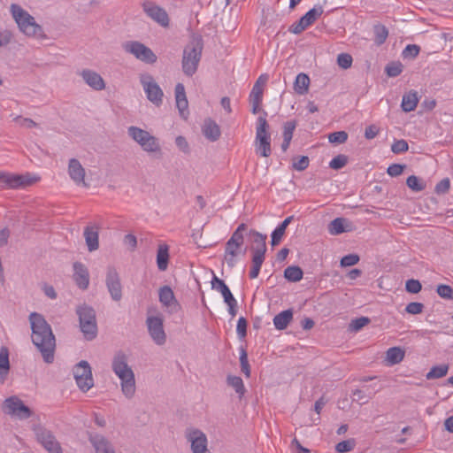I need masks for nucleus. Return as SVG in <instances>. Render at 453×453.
Here are the masks:
<instances>
[{
  "instance_id": "nucleus-1",
  "label": "nucleus",
  "mask_w": 453,
  "mask_h": 453,
  "mask_svg": "<svg viewBox=\"0 0 453 453\" xmlns=\"http://www.w3.org/2000/svg\"><path fill=\"white\" fill-rule=\"evenodd\" d=\"M29 322L32 330V342L42 354L45 363H53L56 339L52 333L51 326L45 320L43 316L37 312H32L29 315Z\"/></svg>"
},
{
  "instance_id": "nucleus-2",
  "label": "nucleus",
  "mask_w": 453,
  "mask_h": 453,
  "mask_svg": "<svg viewBox=\"0 0 453 453\" xmlns=\"http://www.w3.org/2000/svg\"><path fill=\"white\" fill-rule=\"evenodd\" d=\"M128 357L119 350L115 353L111 368L120 380L121 391L127 398H132L135 393V379L132 368L127 364Z\"/></svg>"
},
{
  "instance_id": "nucleus-3",
  "label": "nucleus",
  "mask_w": 453,
  "mask_h": 453,
  "mask_svg": "<svg viewBox=\"0 0 453 453\" xmlns=\"http://www.w3.org/2000/svg\"><path fill=\"white\" fill-rule=\"evenodd\" d=\"M10 12L22 34L28 37L45 38L42 27L21 6L17 4H12Z\"/></svg>"
},
{
  "instance_id": "nucleus-4",
  "label": "nucleus",
  "mask_w": 453,
  "mask_h": 453,
  "mask_svg": "<svg viewBox=\"0 0 453 453\" xmlns=\"http://www.w3.org/2000/svg\"><path fill=\"white\" fill-rule=\"evenodd\" d=\"M76 314L79 318V326L83 337L87 341H93L98 334L96 313L92 306L82 303L76 307Z\"/></svg>"
},
{
  "instance_id": "nucleus-5",
  "label": "nucleus",
  "mask_w": 453,
  "mask_h": 453,
  "mask_svg": "<svg viewBox=\"0 0 453 453\" xmlns=\"http://www.w3.org/2000/svg\"><path fill=\"white\" fill-rule=\"evenodd\" d=\"M203 48V45L201 38L193 40L184 48L181 65L185 75L191 77L197 71Z\"/></svg>"
},
{
  "instance_id": "nucleus-6",
  "label": "nucleus",
  "mask_w": 453,
  "mask_h": 453,
  "mask_svg": "<svg viewBox=\"0 0 453 453\" xmlns=\"http://www.w3.org/2000/svg\"><path fill=\"white\" fill-rule=\"evenodd\" d=\"M127 134L136 142L144 151L148 153L161 152L158 140L148 131L138 127L131 126L127 128Z\"/></svg>"
},
{
  "instance_id": "nucleus-7",
  "label": "nucleus",
  "mask_w": 453,
  "mask_h": 453,
  "mask_svg": "<svg viewBox=\"0 0 453 453\" xmlns=\"http://www.w3.org/2000/svg\"><path fill=\"white\" fill-rule=\"evenodd\" d=\"M267 113L264 111V116L257 119V127L256 133V151L260 156L267 157L272 153L271 136L267 132L269 127L265 116Z\"/></svg>"
},
{
  "instance_id": "nucleus-8",
  "label": "nucleus",
  "mask_w": 453,
  "mask_h": 453,
  "mask_svg": "<svg viewBox=\"0 0 453 453\" xmlns=\"http://www.w3.org/2000/svg\"><path fill=\"white\" fill-rule=\"evenodd\" d=\"M122 48L127 53L132 54L142 62L154 64L157 60L156 54L149 47L138 41L126 42L123 43Z\"/></svg>"
},
{
  "instance_id": "nucleus-9",
  "label": "nucleus",
  "mask_w": 453,
  "mask_h": 453,
  "mask_svg": "<svg viewBox=\"0 0 453 453\" xmlns=\"http://www.w3.org/2000/svg\"><path fill=\"white\" fill-rule=\"evenodd\" d=\"M37 178L29 174H14L0 172V187L2 188H21L32 185L37 181Z\"/></svg>"
},
{
  "instance_id": "nucleus-10",
  "label": "nucleus",
  "mask_w": 453,
  "mask_h": 453,
  "mask_svg": "<svg viewBox=\"0 0 453 453\" xmlns=\"http://www.w3.org/2000/svg\"><path fill=\"white\" fill-rule=\"evenodd\" d=\"M140 82L148 100L159 106L163 102L164 93L154 78L149 73H142L140 75Z\"/></svg>"
},
{
  "instance_id": "nucleus-11",
  "label": "nucleus",
  "mask_w": 453,
  "mask_h": 453,
  "mask_svg": "<svg viewBox=\"0 0 453 453\" xmlns=\"http://www.w3.org/2000/svg\"><path fill=\"white\" fill-rule=\"evenodd\" d=\"M73 376L79 388L83 392L88 391L94 386L91 367L85 360L81 361L75 365Z\"/></svg>"
},
{
  "instance_id": "nucleus-12",
  "label": "nucleus",
  "mask_w": 453,
  "mask_h": 453,
  "mask_svg": "<svg viewBox=\"0 0 453 453\" xmlns=\"http://www.w3.org/2000/svg\"><path fill=\"white\" fill-rule=\"evenodd\" d=\"M34 431L38 442L49 453H63L60 443L57 441L52 432L42 426H35Z\"/></svg>"
},
{
  "instance_id": "nucleus-13",
  "label": "nucleus",
  "mask_w": 453,
  "mask_h": 453,
  "mask_svg": "<svg viewBox=\"0 0 453 453\" xmlns=\"http://www.w3.org/2000/svg\"><path fill=\"white\" fill-rule=\"evenodd\" d=\"M105 285L113 301H120L122 298V285L119 274L115 267L108 266L105 276Z\"/></svg>"
},
{
  "instance_id": "nucleus-14",
  "label": "nucleus",
  "mask_w": 453,
  "mask_h": 453,
  "mask_svg": "<svg viewBox=\"0 0 453 453\" xmlns=\"http://www.w3.org/2000/svg\"><path fill=\"white\" fill-rule=\"evenodd\" d=\"M323 13L322 6H315L314 8L308 11L301 19L293 23L289 27L288 31L295 35H299L304 31L308 27L313 24L318 18Z\"/></svg>"
},
{
  "instance_id": "nucleus-15",
  "label": "nucleus",
  "mask_w": 453,
  "mask_h": 453,
  "mask_svg": "<svg viewBox=\"0 0 453 453\" xmlns=\"http://www.w3.org/2000/svg\"><path fill=\"white\" fill-rule=\"evenodd\" d=\"M3 408L5 413L16 416L20 419L28 418L32 415L31 410L16 396L7 398L4 403Z\"/></svg>"
},
{
  "instance_id": "nucleus-16",
  "label": "nucleus",
  "mask_w": 453,
  "mask_h": 453,
  "mask_svg": "<svg viewBox=\"0 0 453 453\" xmlns=\"http://www.w3.org/2000/svg\"><path fill=\"white\" fill-rule=\"evenodd\" d=\"M146 324L148 331L157 345H163L166 342V334L164 330L163 319L157 316H150L147 318Z\"/></svg>"
},
{
  "instance_id": "nucleus-17",
  "label": "nucleus",
  "mask_w": 453,
  "mask_h": 453,
  "mask_svg": "<svg viewBox=\"0 0 453 453\" xmlns=\"http://www.w3.org/2000/svg\"><path fill=\"white\" fill-rule=\"evenodd\" d=\"M143 12L154 21L164 27L169 26V17L167 12L160 6L151 1L142 3Z\"/></svg>"
},
{
  "instance_id": "nucleus-18",
  "label": "nucleus",
  "mask_w": 453,
  "mask_h": 453,
  "mask_svg": "<svg viewBox=\"0 0 453 453\" xmlns=\"http://www.w3.org/2000/svg\"><path fill=\"white\" fill-rule=\"evenodd\" d=\"M88 439L96 453H116L114 446L104 435L88 432Z\"/></svg>"
},
{
  "instance_id": "nucleus-19",
  "label": "nucleus",
  "mask_w": 453,
  "mask_h": 453,
  "mask_svg": "<svg viewBox=\"0 0 453 453\" xmlns=\"http://www.w3.org/2000/svg\"><path fill=\"white\" fill-rule=\"evenodd\" d=\"M187 438L191 443V449L193 453H206L207 438L202 431L198 429H192L187 434Z\"/></svg>"
},
{
  "instance_id": "nucleus-20",
  "label": "nucleus",
  "mask_w": 453,
  "mask_h": 453,
  "mask_svg": "<svg viewBox=\"0 0 453 453\" xmlns=\"http://www.w3.org/2000/svg\"><path fill=\"white\" fill-rule=\"evenodd\" d=\"M73 267V280L79 288L85 290L89 285V273L85 265L81 262H75Z\"/></svg>"
},
{
  "instance_id": "nucleus-21",
  "label": "nucleus",
  "mask_w": 453,
  "mask_h": 453,
  "mask_svg": "<svg viewBox=\"0 0 453 453\" xmlns=\"http://www.w3.org/2000/svg\"><path fill=\"white\" fill-rule=\"evenodd\" d=\"M249 234L252 238V257H265L266 252L265 241L267 236L256 230H250Z\"/></svg>"
},
{
  "instance_id": "nucleus-22",
  "label": "nucleus",
  "mask_w": 453,
  "mask_h": 453,
  "mask_svg": "<svg viewBox=\"0 0 453 453\" xmlns=\"http://www.w3.org/2000/svg\"><path fill=\"white\" fill-rule=\"evenodd\" d=\"M80 75L85 83L94 90L100 91L105 88V82L98 73L90 69H83Z\"/></svg>"
},
{
  "instance_id": "nucleus-23",
  "label": "nucleus",
  "mask_w": 453,
  "mask_h": 453,
  "mask_svg": "<svg viewBox=\"0 0 453 453\" xmlns=\"http://www.w3.org/2000/svg\"><path fill=\"white\" fill-rule=\"evenodd\" d=\"M68 174L70 178L75 182L77 185H84L87 186L85 183L84 178H85V169L81 165V164L79 162L76 158H71L68 163Z\"/></svg>"
},
{
  "instance_id": "nucleus-24",
  "label": "nucleus",
  "mask_w": 453,
  "mask_h": 453,
  "mask_svg": "<svg viewBox=\"0 0 453 453\" xmlns=\"http://www.w3.org/2000/svg\"><path fill=\"white\" fill-rule=\"evenodd\" d=\"M88 251L92 252L99 248V227L96 225L87 226L83 233Z\"/></svg>"
},
{
  "instance_id": "nucleus-25",
  "label": "nucleus",
  "mask_w": 453,
  "mask_h": 453,
  "mask_svg": "<svg viewBox=\"0 0 453 453\" xmlns=\"http://www.w3.org/2000/svg\"><path fill=\"white\" fill-rule=\"evenodd\" d=\"M175 99L180 115L186 119L188 115V102L186 96L185 88L182 83H178L175 86Z\"/></svg>"
},
{
  "instance_id": "nucleus-26",
  "label": "nucleus",
  "mask_w": 453,
  "mask_h": 453,
  "mask_svg": "<svg viewBox=\"0 0 453 453\" xmlns=\"http://www.w3.org/2000/svg\"><path fill=\"white\" fill-rule=\"evenodd\" d=\"M202 131L203 135L211 142L217 141L221 134V131L219 125L211 119H207L204 120Z\"/></svg>"
},
{
  "instance_id": "nucleus-27",
  "label": "nucleus",
  "mask_w": 453,
  "mask_h": 453,
  "mask_svg": "<svg viewBox=\"0 0 453 453\" xmlns=\"http://www.w3.org/2000/svg\"><path fill=\"white\" fill-rule=\"evenodd\" d=\"M351 230V223L344 218H336L328 226L331 234L337 235Z\"/></svg>"
},
{
  "instance_id": "nucleus-28",
  "label": "nucleus",
  "mask_w": 453,
  "mask_h": 453,
  "mask_svg": "<svg viewBox=\"0 0 453 453\" xmlns=\"http://www.w3.org/2000/svg\"><path fill=\"white\" fill-rule=\"evenodd\" d=\"M418 103V92L411 90L403 96L401 107L405 112L414 111Z\"/></svg>"
},
{
  "instance_id": "nucleus-29",
  "label": "nucleus",
  "mask_w": 453,
  "mask_h": 453,
  "mask_svg": "<svg viewBox=\"0 0 453 453\" xmlns=\"http://www.w3.org/2000/svg\"><path fill=\"white\" fill-rule=\"evenodd\" d=\"M293 319L292 310H285L273 318V325L278 330H284Z\"/></svg>"
},
{
  "instance_id": "nucleus-30",
  "label": "nucleus",
  "mask_w": 453,
  "mask_h": 453,
  "mask_svg": "<svg viewBox=\"0 0 453 453\" xmlns=\"http://www.w3.org/2000/svg\"><path fill=\"white\" fill-rule=\"evenodd\" d=\"M293 216L286 218L272 233L271 244L272 246H277L285 234L286 228L292 222Z\"/></svg>"
},
{
  "instance_id": "nucleus-31",
  "label": "nucleus",
  "mask_w": 453,
  "mask_h": 453,
  "mask_svg": "<svg viewBox=\"0 0 453 453\" xmlns=\"http://www.w3.org/2000/svg\"><path fill=\"white\" fill-rule=\"evenodd\" d=\"M10 371L9 351L5 347L0 349V383H4Z\"/></svg>"
},
{
  "instance_id": "nucleus-32",
  "label": "nucleus",
  "mask_w": 453,
  "mask_h": 453,
  "mask_svg": "<svg viewBox=\"0 0 453 453\" xmlns=\"http://www.w3.org/2000/svg\"><path fill=\"white\" fill-rule=\"evenodd\" d=\"M211 288L221 293L225 303L227 301H231V299L234 298L229 288L226 285L224 280L219 279L215 274L213 275V278L211 280Z\"/></svg>"
},
{
  "instance_id": "nucleus-33",
  "label": "nucleus",
  "mask_w": 453,
  "mask_h": 453,
  "mask_svg": "<svg viewBox=\"0 0 453 453\" xmlns=\"http://www.w3.org/2000/svg\"><path fill=\"white\" fill-rule=\"evenodd\" d=\"M158 297L159 302L165 307L177 303L174 293L169 286H164L159 288Z\"/></svg>"
},
{
  "instance_id": "nucleus-34",
  "label": "nucleus",
  "mask_w": 453,
  "mask_h": 453,
  "mask_svg": "<svg viewBox=\"0 0 453 453\" xmlns=\"http://www.w3.org/2000/svg\"><path fill=\"white\" fill-rule=\"evenodd\" d=\"M241 245L237 243H231L226 242L225 249V260L229 267H234L236 260L235 257L238 255Z\"/></svg>"
},
{
  "instance_id": "nucleus-35",
  "label": "nucleus",
  "mask_w": 453,
  "mask_h": 453,
  "mask_svg": "<svg viewBox=\"0 0 453 453\" xmlns=\"http://www.w3.org/2000/svg\"><path fill=\"white\" fill-rule=\"evenodd\" d=\"M169 253L168 246L165 244L159 245L157 253V265L159 271H165L168 266Z\"/></svg>"
},
{
  "instance_id": "nucleus-36",
  "label": "nucleus",
  "mask_w": 453,
  "mask_h": 453,
  "mask_svg": "<svg viewBox=\"0 0 453 453\" xmlns=\"http://www.w3.org/2000/svg\"><path fill=\"white\" fill-rule=\"evenodd\" d=\"M310 78L307 74L301 73L297 74L294 82V89L299 95H304L308 92Z\"/></svg>"
},
{
  "instance_id": "nucleus-37",
  "label": "nucleus",
  "mask_w": 453,
  "mask_h": 453,
  "mask_svg": "<svg viewBox=\"0 0 453 453\" xmlns=\"http://www.w3.org/2000/svg\"><path fill=\"white\" fill-rule=\"evenodd\" d=\"M303 270L297 265L288 266L284 270V277L290 282H297L303 279Z\"/></svg>"
},
{
  "instance_id": "nucleus-38",
  "label": "nucleus",
  "mask_w": 453,
  "mask_h": 453,
  "mask_svg": "<svg viewBox=\"0 0 453 453\" xmlns=\"http://www.w3.org/2000/svg\"><path fill=\"white\" fill-rule=\"evenodd\" d=\"M404 351L400 347H392L387 350V360L390 365H396L403 361Z\"/></svg>"
},
{
  "instance_id": "nucleus-39",
  "label": "nucleus",
  "mask_w": 453,
  "mask_h": 453,
  "mask_svg": "<svg viewBox=\"0 0 453 453\" xmlns=\"http://www.w3.org/2000/svg\"><path fill=\"white\" fill-rule=\"evenodd\" d=\"M227 385L232 387L239 395L240 398L245 394V388L242 379L239 376L228 375L226 378Z\"/></svg>"
},
{
  "instance_id": "nucleus-40",
  "label": "nucleus",
  "mask_w": 453,
  "mask_h": 453,
  "mask_svg": "<svg viewBox=\"0 0 453 453\" xmlns=\"http://www.w3.org/2000/svg\"><path fill=\"white\" fill-rule=\"evenodd\" d=\"M449 370L448 365H441L433 366L431 370L426 373V378L427 380H434L444 377Z\"/></svg>"
},
{
  "instance_id": "nucleus-41",
  "label": "nucleus",
  "mask_w": 453,
  "mask_h": 453,
  "mask_svg": "<svg viewBox=\"0 0 453 453\" xmlns=\"http://www.w3.org/2000/svg\"><path fill=\"white\" fill-rule=\"evenodd\" d=\"M374 31V41L376 44L381 45L385 42L388 36V28L383 25H375L373 27Z\"/></svg>"
},
{
  "instance_id": "nucleus-42",
  "label": "nucleus",
  "mask_w": 453,
  "mask_h": 453,
  "mask_svg": "<svg viewBox=\"0 0 453 453\" xmlns=\"http://www.w3.org/2000/svg\"><path fill=\"white\" fill-rule=\"evenodd\" d=\"M247 230V226L244 223H242L238 226L236 230L233 233L230 239L227 241L231 243H237L238 245L243 244V233Z\"/></svg>"
},
{
  "instance_id": "nucleus-43",
  "label": "nucleus",
  "mask_w": 453,
  "mask_h": 453,
  "mask_svg": "<svg viewBox=\"0 0 453 453\" xmlns=\"http://www.w3.org/2000/svg\"><path fill=\"white\" fill-rule=\"evenodd\" d=\"M406 184L409 188L415 192L422 191L426 188V184L422 182L417 176L411 175L407 178Z\"/></svg>"
},
{
  "instance_id": "nucleus-44",
  "label": "nucleus",
  "mask_w": 453,
  "mask_h": 453,
  "mask_svg": "<svg viewBox=\"0 0 453 453\" xmlns=\"http://www.w3.org/2000/svg\"><path fill=\"white\" fill-rule=\"evenodd\" d=\"M356 446V441L355 439H349L342 441L338 442L335 445V450L338 453H347L350 452L354 449Z\"/></svg>"
},
{
  "instance_id": "nucleus-45",
  "label": "nucleus",
  "mask_w": 453,
  "mask_h": 453,
  "mask_svg": "<svg viewBox=\"0 0 453 453\" xmlns=\"http://www.w3.org/2000/svg\"><path fill=\"white\" fill-rule=\"evenodd\" d=\"M240 364L242 372L249 378L250 376V366L248 361L247 351L243 347L240 349Z\"/></svg>"
},
{
  "instance_id": "nucleus-46",
  "label": "nucleus",
  "mask_w": 453,
  "mask_h": 453,
  "mask_svg": "<svg viewBox=\"0 0 453 453\" xmlns=\"http://www.w3.org/2000/svg\"><path fill=\"white\" fill-rule=\"evenodd\" d=\"M403 68L401 62H391L387 65L385 72L389 77H396L402 73Z\"/></svg>"
},
{
  "instance_id": "nucleus-47",
  "label": "nucleus",
  "mask_w": 453,
  "mask_h": 453,
  "mask_svg": "<svg viewBox=\"0 0 453 453\" xmlns=\"http://www.w3.org/2000/svg\"><path fill=\"white\" fill-rule=\"evenodd\" d=\"M348 161H349L348 156L340 154V155L334 157L329 162V167L334 170H340L347 165Z\"/></svg>"
},
{
  "instance_id": "nucleus-48",
  "label": "nucleus",
  "mask_w": 453,
  "mask_h": 453,
  "mask_svg": "<svg viewBox=\"0 0 453 453\" xmlns=\"http://www.w3.org/2000/svg\"><path fill=\"white\" fill-rule=\"evenodd\" d=\"M265 257H252V267L250 272V278L256 279L260 272Z\"/></svg>"
},
{
  "instance_id": "nucleus-49",
  "label": "nucleus",
  "mask_w": 453,
  "mask_h": 453,
  "mask_svg": "<svg viewBox=\"0 0 453 453\" xmlns=\"http://www.w3.org/2000/svg\"><path fill=\"white\" fill-rule=\"evenodd\" d=\"M348 134L345 131H338L329 134L328 141L331 143L342 144L348 140Z\"/></svg>"
},
{
  "instance_id": "nucleus-50",
  "label": "nucleus",
  "mask_w": 453,
  "mask_h": 453,
  "mask_svg": "<svg viewBox=\"0 0 453 453\" xmlns=\"http://www.w3.org/2000/svg\"><path fill=\"white\" fill-rule=\"evenodd\" d=\"M370 323V319L367 317H360L351 320L349 329L354 332L361 330L364 326Z\"/></svg>"
},
{
  "instance_id": "nucleus-51",
  "label": "nucleus",
  "mask_w": 453,
  "mask_h": 453,
  "mask_svg": "<svg viewBox=\"0 0 453 453\" xmlns=\"http://www.w3.org/2000/svg\"><path fill=\"white\" fill-rule=\"evenodd\" d=\"M436 292L443 299L453 300V288L449 285H439Z\"/></svg>"
},
{
  "instance_id": "nucleus-52",
  "label": "nucleus",
  "mask_w": 453,
  "mask_h": 453,
  "mask_svg": "<svg viewBox=\"0 0 453 453\" xmlns=\"http://www.w3.org/2000/svg\"><path fill=\"white\" fill-rule=\"evenodd\" d=\"M352 57L348 53H341L337 57V64L343 69H348L352 65Z\"/></svg>"
},
{
  "instance_id": "nucleus-53",
  "label": "nucleus",
  "mask_w": 453,
  "mask_h": 453,
  "mask_svg": "<svg viewBox=\"0 0 453 453\" xmlns=\"http://www.w3.org/2000/svg\"><path fill=\"white\" fill-rule=\"evenodd\" d=\"M310 164V159L307 156H302L297 159H294L293 161V168L296 171H303L305 170Z\"/></svg>"
},
{
  "instance_id": "nucleus-54",
  "label": "nucleus",
  "mask_w": 453,
  "mask_h": 453,
  "mask_svg": "<svg viewBox=\"0 0 453 453\" xmlns=\"http://www.w3.org/2000/svg\"><path fill=\"white\" fill-rule=\"evenodd\" d=\"M420 51V47L416 44H409L403 50V57L404 58H415Z\"/></svg>"
},
{
  "instance_id": "nucleus-55",
  "label": "nucleus",
  "mask_w": 453,
  "mask_h": 453,
  "mask_svg": "<svg viewBox=\"0 0 453 453\" xmlns=\"http://www.w3.org/2000/svg\"><path fill=\"white\" fill-rule=\"evenodd\" d=\"M408 149H409V145H408L407 142L403 139L395 141L391 146V150L395 154H400V153L405 152L408 150Z\"/></svg>"
},
{
  "instance_id": "nucleus-56",
  "label": "nucleus",
  "mask_w": 453,
  "mask_h": 453,
  "mask_svg": "<svg viewBox=\"0 0 453 453\" xmlns=\"http://www.w3.org/2000/svg\"><path fill=\"white\" fill-rule=\"evenodd\" d=\"M13 121H15L20 127L27 128H33L38 126V124L35 122L32 119L23 118L22 116H15L13 118Z\"/></svg>"
},
{
  "instance_id": "nucleus-57",
  "label": "nucleus",
  "mask_w": 453,
  "mask_h": 453,
  "mask_svg": "<svg viewBox=\"0 0 453 453\" xmlns=\"http://www.w3.org/2000/svg\"><path fill=\"white\" fill-rule=\"evenodd\" d=\"M353 400L359 402L361 404L368 403V401L373 396V395H366L361 389H356L353 391Z\"/></svg>"
},
{
  "instance_id": "nucleus-58",
  "label": "nucleus",
  "mask_w": 453,
  "mask_h": 453,
  "mask_svg": "<svg viewBox=\"0 0 453 453\" xmlns=\"http://www.w3.org/2000/svg\"><path fill=\"white\" fill-rule=\"evenodd\" d=\"M421 283L418 280L411 279L406 281V291L411 294H417L421 290Z\"/></svg>"
},
{
  "instance_id": "nucleus-59",
  "label": "nucleus",
  "mask_w": 453,
  "mask_h": 453,
  "mask_svg": "<svg viewBox=\"0 0 453 453\" xmlns=\"http://www.w3.org/2000/svg\"><path fill=\"white\" fill-rule=\"evenodd\" d=\"M359 261V256L357 254H349L344 256L341 259V266L347 267V266H352L357 264Z\"/></svg>"
},
{
  "instance_id": "nucleus-60",
  "label": "nucleus",
  "mask_w": 453,
  "mask_h": 453,
  "mask_svg": "<svg viewBox=\"0 0 453 453\" xmlns=\"http://www.w3.org/2000/svg\"><path fill=\"white\" fill-rule=\"evenodd\" d=\"M424 304L418 302H411L407 304L405 311L411 315L420 314L423 311Z\"/></svg>"
},
{
  "instance_id": "nucleus-61",
  "label": "nucleus",
  "mask_w": 453,
  "mask_h": 453,
  "mask_svg": "<svg viewBox=\"0 0 453 453\" xmlns=\"http://www.w3.org/2000/svg\"><path fill=\"white\" fill-rule=\"evenodd\" d=\"M296 121H287L283 127V138L285 140H291L293 137L294 130L296 129Z\"/></svg>"
},
{
  "instance_id": "nucleus-62",
  "label": "nucleus",
  "mask_w": 453,
  "mask_h": 453,
  "mask_svg": "<svg viewBox=\"0 0 453 453\" xmlns=\"http://www.w3.org/2000/svg\"><path fill=\"white\" fill-rule=\"evenodd\" d=\"M247 326L248 322L245 318L241 317L237 321L236 332L240 339L244 338L247 335Z\"/></svg>"
},
{
  "instance_id": "nucleus-63",
  "label": "nucleus",
  "mask_w": 453,
  "mask_h": 453,
  "mask_svg": "<svg viewBox=\"0 0 453 453\" xmlns=\"http://www.w3.org/2000/svg\"><path fill=\"white\" fill-rule=\"evenodd\" d=\"M263 88H258V85H254L250 94V102H255V104L261 103L263 98Z\"/></svg>"
},
{
  "instance_id": "nucleus-64",
  "label": "nucleus",
  "mask_w": 453,
  "mask_h": 453,
  "mask_svg": "<svg viewBox=\"0 0 453 453\" xmlns=\"http://www.w3.org/2000/svg\"><path fill=\"white\" fill-rule=\"evenodd\" d=\"M12 39L13 34L12 31L8 29L0 30V48L7 46Z\"/></svg>"
}]
</instances>
